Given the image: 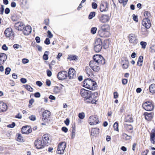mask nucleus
Returning a JSON list of instances; mask_svg holds the SVG:
<instances>
[{
  "mask_svg": "<svg viewBox=\"0 0 155 155\" xmlns=\"http://www.w3.org/2000/svg\"><path fill=\"white\" fill-rule=\"evenodd\" d=\"M109 4L106 1H102L100 5V10L101 12H107L108 10Z\"/></svg>",
  "mask_w": 155,
  "mask_h": 155,
  "instance_id": "7",
  "label": "nucleus"
},
{
  "mask_svg": "<svg viewBox=\"0 0 155 155\" xmlns=\"http://www.w3.org/2000/svg\"><path fill=\"white\" fill-rule=\"evenodd\" d=\"M35 145L36 148L38 149H41L43 148L45 146V144L43 142L41 138H39L35 141Z\"/></svg>",
  "mask_w": 155,
  "mask_h": 155,
  "instance_id": "6",
  "label": "nucleus"
},
{
  "mask_svg": "<svg viewBox=\"0 0 155 155\" xmlns=\"http://www.w3.org/2000/svg\"><path fill=\"white\" fill-rule=\"evenodd\" d=\"M103 48L105 49L108 47V45H107V41H104L103 45Z\"/></svg>",
  "mask_w": 155,
  "mask_h": 155,
  "instance_id": "47",
  "label": "nucleus"
},
{
  "mask_svg": "<svg viewBox=\"0 0 155 155\" xmlns=\"http://www.w3.org/2000/svg\"><path fill=\"white\" fill-rule=\"evenodd\" d=\"M20 81L22 83L25 84L27 82V80L25 78H21L20 79Z\"/></svg>",
  "mask_w": 155,
  "mask_h": 155,
  "instance_id": "60",
  "label": "nucleus"
},
{
  "mask_svg": "<svg viewBox=\"0 0 155 155\" xmlns=\"http://www.w3.org/2000/svg\"><path fill=\"white\" fill-rule=\"evenodd\" d=\"M80 94L81 96L84 98V101L87 103L96 104V100H94L92 97V92L90 91L87 90L83 88L80 91Z\"/></svg>",
  "mask_w": 155,
  "mask_h": 155,
  "instance_id": "1",
  "label": "nucleus"
},
{
  "mask_svg": "<svg viewBox=\"0 0 155 155\" xmlns=\"http://www.w3.org/2000/svg\"><path fill=\"white\" fill-rule=\"evenodd\" d=\"M35 40L36 41V42L38 43H40L41 41L40 38L39 36H37L35 38Z\"/></svg>",
  "mask_w": 155,
  "mask_h": 155,
  "instance_id": "64",
  "label": "nucleus"
},
{
  "mask_svg": "<svg viewBox=\"0 0 155 155\" xmlns=\"http://www.w3.org/2000/svg\"><path fill=\"white\" fill-rule=\"evenodd\" d=\"M23 30V33L25 35H28L31 32V28L30 25H28L25 27H23V29H21V30Z\"/></svg>",
  "mask_w": 155,
  "mask_h": 155,
  "instance_id": "16",
  "label": "nucleus"
},
{
  "mask_svg": "<svg viewBox=\"0 0 155 155\" xmlns=\"http://www.w3.org/2000/svg\"><path fill=\"white\" fill-rule=\"evenodd\" d=\"M109 20V16L107 15H102L99 19V20L103 23L107 22Z\"/></svg>",
  "mask_w": 155,
  "mask_h": 155,
  "instance_id": "23",
  "label": "nucleus"
},
{
  "mask_svg": "<svg viewBox=\"0 0 155 155\" xmlns=\"http://www.w3.org/2000/svg\"><path fill=\"white\" fill-rule=\"evenodd\" d=\"M142 106L144 109L148 111H151L153 108V104L149 101H147L143 103Z\"/></svg>",
  "mask_w": 155,
  "mask_h": 155,
  "instance_id": "5",
  "label": "nucleus"
},
{
  "mask_svg": "<svg viewBox=\"0 0 155 155\" xmlns=\"http://www.w3.org/2000/svg\"><path fill=\"white\" fill-rule=\"evenodd\" d=\"M77 56L75 55H69L68 56V59L70 61L77 60Z\"/></svg>",
  "mask_w": 155,
  "mask_h": 155,
  "instance_id": "30",
  "label": "nucleus"
},
{
  "mask_svg": "<svg viewBox=\"0 0 155 155\" xmlns=\"http://www.w3.org/2000/svg\"><path fill=\"white\" fill-rule=\"evenodd\" d=\"M128 80L127 79L124 78L122 80V83L124 85L126 84L127 83Z\"/></svg>",
  "mask_w": 155,
  "mask_h": 155,
  "instance_id": "58",
  "label": "nucleus"
},
{
  "mask_svg": "<svg viewBox=\"0 0 155 155\" xmlns=\"http://www.w3.org/2000/svg\"><path fill=\"white\" fill-rule=\"evenodd\" d=\"M68 76V73L66 71H61L59 72L57 74L58 79L60 80H63L66 78Z\"/></svg>",
  "mask_w": 155,
  "mask_h": 155,
  "instance_id": "9",
  "label": "nucleus"
},
{
  "mask_svg": "<svg viewBox=\"0 0 155 155\" xmlns=\"http://www.w3.org/2000/svg\"><path fill=\"white\" fill-rule=\"evenodd\" d=\"M49 52L48 51H46L44 53L43 56V58L45 60H47L48 59V53Z\"/></svg>",
  "mask_w": 155,
  "mask_h": 155,
  "instance_id": "33",
  "label": "nucleus"
},
{
  "mask_svg": "<svg viewBox=\"0 0 155 155\" xmlns=\"http://www.w3.org/2000/svg\"><path fill=\"white\" fill-rule=\"evenodd\" d=\"M4 10V6L3 5H1L0 8V14L3 15Z\"/></svg>",
  "mask_w": 155,
  "mask_h": 155,
  "instance_id": "49",
  "label": "nucleus"
},
{
  "mask_svg": "<svg viewBox=\"0 0 155 155\" xmlns=\"http://www.w3.org/2000/svg\"><path fill=\"white\" fill-rule=\"evenodd\" d=\"M150 52L152 53L155 52V45H153L150 48Z\"/></svg>",
  "mask_w": 155,
  "mask_h": 155,
  "instance_id": "42",
  "label": "nucleus"
},
{
  "mask_svg": "<svg viewBox=\"0 0 155 155\" xmlns=\"http://www.w3.org/2000/svg\"><path fill=\"white\" fill-rule=\"evenodd\" d=\"M47 33L48 34L47 36L49 38H52L53 36V34L51 33V31H49L48 30L47 32Z\"/></svg>",
  "mask_w": 155,
  "mask_h": 155,
  "instance_id": "46",
  "label": "nucleus"
},
{
  "mask_svg": "<svg viewBox=\"0 0 155 155\" xmlns=\"http://www.w3.org/2000/svg\"><path fill=\"white\" fill-rule=\"evenodd\" d=\"M84 87L91 90H95L97 88L96 82L91 78H87L84 80L83 82Z\"/></svg>",
  "mask_w": 155,
  "mask_h": 155,
  "instance_id": "2",
  "label": "nucleus"
},
{
  "mask_svg": "<svg viewBox=\"0 0 155 155\" xmlns=\"http://www.w3.org/2000/svg\"><path fill=\"white\" fill-rule=\"evenodd\" d=\"M51 115V113L50 111L48 110H46L44 111L42 116V119L43 121L49 118Z\"/></svg>",
  "mask_w": 155,
  "mask_h": 155,
  "instance_id": "17",
  "label": "nucleus"
},
{
  "mask_svg": "<svg viewBox=\"0 0 155 155\" xmlns=\"http://www.w3.org/2000/svg\"><path fill=\"white\" fill-rule=\"evenodd\" d=\"M133 120L132 116L130 115H127L125 118L126 122H133Z\"/></svg>",
  "mask_w": 155,
  "mask_h": 155,
  "instance_id": "31",
  "label": "nucleus"
},
{
  "mask_svg": "<svg viewBox=\"0 0 155 155\" xmlns=\"http://www.w3.org/2000/svg\"><path fill=\"white\" fill-rule=\"evenodd\" d=\"M16 136V140L17 141L20 142H22L23 140V137H22V136L20 134H17Z\"/></svg>",
  "mask_w": 155,
  "mask_h": 155,
  "instance_id": "32",
  "label": "nucleus"
},
{
  "mask_svg": "<svg viewBox=\"0 0 155 155\" xmlns=\"http://www.w3.org/2000/svg\"><path fill=\"white\" fill-rule=\"evenodd\" d=\"M99 129L96 127L92 128L91 131V135L93 136H96L99 134Z\"/></svg>",
  "mask_w": 155,
  "mask_h": 155,
  "instance_id": "25",
  "label": "nucleus"
},
{
  "mask_svg": "<svg viewBox=\"0 0 155 155\" xmlns=\"http://www.w3.org/2000/svg\"><path fill=\"white\" fill-rule=\"evenodd\" d=\"M101 55V54L94 55L93 57V60L96 61H97V60L98 59H99V58H100Z\"/></svg>",
  "mask_w": 155,
  "mask_h": 155,
  "instance_id": "38",
  "label": "nucleus"
},
{
  "mask_svg": "<svg viewBox=\"0 0 155 155\" xmlns=\"http://www.w3.org/2000/svg\"><path fill=\"white\" fill-rule=\"evenodd\" d=\"M97 60V62L100 65L101 64L103 65L105 63V59L101 55L99 59H98Z\"/></svg>",
  "mask_w": 155,
  "mask_h": 155,
  "instance_id": "28",
  "label": "nucleus"
},
{
  "mask_svg": "<svg viewBox=\"0 0 155 155\" xmlns=\"http://www.w3.org/2000/svg\"><path fill=\"white\" fill-rule=\"evenodd\" d=\"M22 62L23 64H25L29 62V60L28 59L24 58L22 59Z\"/></svg>",
  "mask_w": 155,
  "mask_h": 155,
  "instance_id": "63",
  "label": "nucleus"
},
{
  "mask_svg": "<svg viewBox=\"0 0 155 155\" xmlns=\"http://www.w3.org/2000/svg\"><path fill=\"white\" fill-rule=\"evenodd\" d=\"M149 90L151 93H155V84H151L149 86Z\"/></svg>",
  "mask_w": 155,
  "mask_h": 155,
  "instance_id": "29",
  "label": "nucleus"
},
{
  "mask_svg": "<svg viewBox=\"0 0 155 155\" xmlns=\"http://www.w3.org/2000/svg\"><path fill=\"white\" fill-rule=\"evenodd\" d=\"M122 136H123L126 140H129L131 139L132 138V137L130 136H129L127 134L125 133H123Z\"/></svg>",
  "mask_w": 155,
  "mask_h": 155,
  "instance_id": "35",
  "label": "nucleus"
},
{
  "mask_svg": "<svg viewBox=\"0 0 155 155\" xmlns=\"http://www.w3.org/2000/svg\"><path fill=\"white\" fill-rule=\"evenodd\" d=\"M7 58V55L5 53H0V65L4 63Z\"/></svg>",
  "mask_w": 155,
  "mask_h": 155,
  "instance_id": "24",
  "label": "nucleus"
},
{
  "mask_svg": "<svg viewBox=\"0 0 155 155\" xmlns=\"http://www.w3.org/2000/svg\"><path fill=\"white\" fill-rule=\"evenodd\" d=\"M46 73H47V75L48 77H50L51 76L52 72L50 70L48 69L46 71Z\"/></svg>",
  "mask_w": 155,
  "mask_h": 155,
  "instance_id": "55",
  "label": "nucleus"
},
{
  "mask_svg": "<svg viewBox=\"0 0 155 155\" xmlns=\"http://www.w3.org/2000/svg\"><path fill=\"white\" fill-rule=\"evenodd\" d=\"M78 117L81 119H83L85 117V114L84 113L81 112L78 115Z\"/></svg>",
  "mask_w": 155,
  "mask_h": 155,
  "instance_id": "40",
  "label": "nucleus"
},
{
  "mask_svg": "<svg viewBox=\"0 0 155 155\" xmlns=\"http://www.w3.org/2000/svg\"><path fill=\"white\" fill-rule=\"evenodd\" d=\"M15 126V122H12L11 124H9L7 126V127L9 128H13Z\"/></svg>",
  "mask_w": 155,
  "mask_h": 155,
  "instance_id": "48",
  "label": "nucleus"
},
{
  "mask_svg": "<svg viewBox=\"0 0 155 155\" xmlns=\"http://www.w3.org/2000/svg\"><path fill=\"white\" fill-rule=\"evenodd\" d=\"M32 131L31 128L30 126H24L21 129V132L23 134H28Z\"/></svg>",
  "mask_w": 155,
  "mask_h": 155,
  "instance_id": "11",
  "label": "nucleus"
},
{
  "mask_svg": "<svg viewBox=\"0 0 155 155\" xmlns=\"http://www.w3.org/2000/svg\"><path fill=\"white\" fill-rule=\"evenodd\" d=\"M142 24L146 29L149 28L151 26L150 20L148 18L143 19L142 21Z\"/></svg>",
  "mask_w": 155,
  "mask_h": 155,
  "instance_id": "12",
  "label": "nucleus"
},
{
  "mask_svg": "<svg viewBox=\"0 0 155 155\" xmlns=\"http://www.w3.org/2000/svg\"><path fill=\"white\" fill-rule=\"evenodd\" d=\"M89 64L90 67L94 71L98 72L100 70V65L97 61L93 60H91Z\"/></svg>",
  "mask_w": 155,
  "mask_h": 155,
  "instance_id": "4",
  "label": "nucleus"
},
{
  "mask_svg": "<svg viewBox=\"0 0 155 155\" xmlns=\"http://www.w3.org/2000/svg\"><path fill=\"white\" fill-rule=\"evenodd\" d=\"M97 5L96 3L94 2L92 3V7L93 9H95L97 8Z\"/></svg>",
  "mask_w": 155,
  "mask_h": 155,
  "instance_id": "53",
  "label": "nucleus"
},
{
  "mask_svg": "<svg viewBox=\"0 0 155 155\" xmlns=\"http://www.w3.org/2000/svg\"><path fill=\"white\" fill-rule=\"evenodd\" d=\"M132 16L133 17V19L134 21L137 22L138 21L137 15H136L135 14H133L132 15Z\"/></svg>",
  "mask_w": 155,
  "mask_h": 155,
  "instance_id": "54",
  "label": "nucleus"
},
{
  "mask_svg": "<svg viewBox=\"0 0 155 155\" xmlns=\"http://www.w3.org/2000/svg\"><path fill=\"white\" fill-rule=\"evenodd\" d=\"M118 123L116 122H115L113 125L114 130H115L118 131Z\"/></svg>",
  "mask_w": 155,
  "mask_h": 155,
  "instance_id": "39",
  "label": "nucleus"
},
{
  "mask_svg": "<svg viewBox=\"0 0 155 155\" xmlns=\"http://www.w3.org/2000/svg\"><path fill=\"white\" fill-rule=\"evenodd\" d=\"M61 130L65 133H66L68 131V129L65 127H63L61 128Z\"/></svg>",
  "mask_w": 155,
  "mask_h": 155,
  "instance_id": "61",
  "label": "nucleus"
},
{
  "mask_svg": "<svg viewBox=\"0 0 155 155\" xmlns=\"http://www.w3.org/2000/svg\"><path fill=\"white\" fill-rule=\"evenodd\" d=\"M8 109L7 104L2 101L0 102V112L6 111Z\"/></svg>",
  "mask_w": 155,
  "mask_h": 155,
  "instance_id": "21",
  "label": "nucleus"
},
{
  "mask_svg": "<svg viewBox=\"0 0 155 155\" xmlns=\"http://www.w3.org/2000/svg\"><path fill=\"white\" fill-rule=\"evenodd\" d=\"M11 71V69L9 67H7L5 70V73L6 75H8L9 74Z\"/></svg>",
  "mask_w": 155,
  "mask_h": 155,
  "instance_id": "43",
  "label": "nucleus"
},
{
  "mask_svg": "<svg viewBox=\"0 0 155 155\" xmlns=\"http://www.w3.org/2000/svg\"><path fill=\"white\" fill-rule=\"evenodd\" d=\"M75 73L76 71L73 68H70L68 71V77L69 79H71L75 78L76 77Z\"/></svg>",
  "mask_w": 155,
  "mask_h": 155,
  "instance_id": "14",
  "label": "nucleus"
},
{
  "mask_svg": "<svg viewBox=\"0 0 155 155\" xmlns=\"http://www.w3.org/2000/svg\"><path fill=\"white\" fill-rule=\"evenodd\" d=\"M144 115L145 116V119L146 120L150 121L153 118V114L152 113L145 112L144 114Z\"/></svg>",
  "mask_w": 155,
  "mask_h": 155,
  "instance_id": "22",
  "label": "nucleus"
},
{
  "mask_svg": "<svg viewBox=\"0 0 155 155\" xmlns=\"http://www.w3.org/2000/svg\"><path fill=\"white\" fill-rule=\"evenodd\" d=\"M4 34L7 38H9L14 35V33L12 31V29L10 28H7L5 30Z\"/></svg>",
  "mask_w": 155,
  "mask_h": 155,
  "instance_id": "18",
  "label": "nucleus"
},
{
  "mask_svg": "<svg viewBox=\"0 0 155 155\" xmlns=\"http://www.w3.org/2000/svg\"><path fill=\"white\" fill-rule=\"evenodd\" d=\"M102 43L101 39L100 38H97L95 41L94 46V50L96 53L100 51L102 47Z\"/></svg>",
  "mask_w": 155,
  "mask_h": 155,
  "instance_id": "3",
  "label": "nucleus"
},
{
  "mask_svg": "<svg viewBox=\"0 0 155 155\" xmlns=\"http://www.w3.org/2000/svg\"><path fill=\"white\" fill-rule=\"evenodd\" d=\"M129 41L130 43L136 44L137 40L135 35L133 34H130L129 36Z\"/></svg>",
  "mask_w": 155,
  "mask_h": 155,
  "instance_id": "15",
  "label": "nucleus"
},
{
  "mask_svg": "<svg viewBox=\"0 0 155 155\" xmlns=\"http://www.w3.org/2000/svg\"><path fill=\"white\" fill-rule=\"evenodd\" d=\"M59 87L58 86H55L54 88V92L56 94H58L59 92L58 90Z\"/></svg>",
  "mask_w": 155,
  "mask_h": 155,
  "instance_id": "59",
  "label": "nucleus"
},
{
  "mask_svg": "<svg viewBox=\"0 0 155 155\" xmlns=\"http://www.w3.org/2000/svg\"><path fill=\"white\" fill-rule=\"evenodd\" d=\"M98 34L100 36L104 38L109 37L110 35L109 32H106L101 30L98 31Z\"/></svg>",
  "mask_w": 155,
  "mask_h": 155,
  "instance_id": "19",
  "label": "nucleus"
},
{
  "mask_svg": "<svg viewBox=\"0 0 155 155\" xmlns=\"http://www.w3.org/2000/svg\"><path fill=\"white\" fill-rule=\"evenodd\" d=\"M110 29V28L109 25L105 24L101 26V29L100 30H102V31L106 32H109L108 31Z\"/></svg>",
  "mask_w": 155,
  "mask_h": 155,
  "instance_id": "26",
  "label": "nucleus"
},
{
  "mask_svg": "<svg viewBox=\"0 0 155 155\" xmlns=\"http://www.w3.org/2000/svg\"><path fill=\"white\" fill-rule=\"evenodd\" d=\"M85 71L87 74L88 77H91L94 74L93 71L89 67L87 66L86 67Z\"/></svg>",
  "mask_w": 155,
  "mask_h": 155,
  "instance_id": "27",
  "label": "nucleus"
},
{
  "mask_svg": "<svg viewBox=\"0 0 155 155\" xmlns=\"http://www.w3.org/2000/svg\"><path fill=\"white\" fill-rule=\"evenodd\" d=\"M23 86L29 91L32 92L33 91V88L30 85L28 84H25Z\"/></svg>",
  "mask_w": 155,
  "mask_h": 155,
  "instance_id": "34",
  "label": "nucleus"
},
{
  "mask_svg": "<svg viewBox=\"0 0 155 155\" xmlns=\"http://www.w3.org/2000/svg\"><path fill=\"white\" fill-rule=\"evenodd\" d=\"M96 12H92L90 13L88 15V18L89 19H92L93 17L95 16Z\"/></svg>",
  "mask_w": 155,
  "mask_h": 155,
  "instance_id": "36",
  "label": "nucleus"
},
{
  "mask_svg": "<svg viewBox=\"0 0 155 155\" xmlns=\"http://www.w3.org/2000/svg\"><path fill=\"white\" fill-rule=\"evenodd\" d=\"M128 0H122L121 1L120 3H122L124 7H125L127 4Z\"/></svg>",
  "mask_w": 155,
  "mask_h": 155,
  "instance_id": "50",
  "label": "nucleus"
},
{
  "mask_svg": "<svg viewBox=\"0 0 155 155\" xmlns=\"http://www.w3.org/2000/svg\"><path fill=\"white\" fill-rule=\"evenodd\" d=\"M140 45L142 46V48L143 49H145L147 45V43L146 42L141 41L140 42Z\"/></svg>",
  "mask_w": 155,
  "mask_h": 155,
  "instance_id": "41",
  "label": "nucleus"
},
{
  "mask_svg": "<svg viewBox=\"0 0 155 155\" xmlns=\"http://www.w3.org/2000/svg\"><path fill=\"white\" fill-rule=\"evenodd\" d=\"M120 63L122 65H123V64H129V62L128 60L127 59H126L125 58H122L121 59Z\"/></svg>",
  "mask_w": 155,
  "mask_h": 155,
  "instance_id": "37",
  "label": "nucleus"
},
{
  "mask_svg": "<svg viewBox=\"0 0 155 155\" xmlns=\"http://www.w3.org/2000/svg\"><path fill=\"white\" fill-rule=\"evenodd\" d=\"M97 30V28L96 27H92L91 29V32L93 34H94L96 33Z\"/></svg>",
  "mask_w": 155,
  "mask_h": 155,
  "instance_id": "44",
  "label": "nucleus"
},
{
  "mask_svg": "<svg viewBox=\"0 0 155 155\" xmlns=\"http://www.w3.org/2000/svg\"><path fill=\"white\" fill-rule=\"evenodd\" d=\"M144 15L146 18H148L151 15L147 11H146L144 12Z\"/></svg>",
  "mask_w": 155,
  "mask_h": 155,
  "instance_id": "45",
  "label": "nucleus"
},
{
  "mask_svg": "<svg viewBox=\"0 0 155 155\" xmlns=\"http://www.w3.org/2000/svg\"><path fill=\"white\" fill-rule=\"evenodd\" d=\"M44 43L46 45H49L50 44V40L49 38H46L44 41Z\"/></svg>",
  "mask_w": 155,
  "mask_h": 155,
  "instance_id": "51",
  "label": "nucleus"
},
{
  "mask_svg": "<svg viewBox=\"0 0 155 155\" xmlns=\"http://www.w3.org/2000/svg\"><path fill=\"white\" fill-rule=\"evenodd\" d=\"M34 95L35 97L36 98H39L41 96L39 92H36L34 94Z\"/></svg>",
  "mask_w": 155,
  "mask_h": 155,
  "instance_id": "56",
  "label": "nucleus"
},
{
  "mask_svg": "<svg viewBox=\"0 0 155 155\" xmlns=\"http://www.w3.org/2000/svg\"><path fill=\"white\" fill-rule=\"evenodd\" d=\"M2 49L4 51H7L8 50V47L5 44H4L2 46Z\"/></svg>",
  "mask_w": 155,
  "mask_h": 155,
  "instance_id": "62",
  "label": "nucleus"
},
{
  "mask_svg": "<svg viewBox=\"0 0 155 155\" xmlns=\"http://www.w3.org/2000/svg\"><path fill=\"white\" fill-rule=\"evenodd\" d=\"M29 119L32 121H35L36 119V117L34 115H31L29 117Z\"/></svg>",
  "mask_w": 155,
  "mask_h": 155,
  "instance_id": "52",
  "label": "nucleus"
},
{
  "mask_svg": "<svg viewBox=\"0 0 155 155\" xmlns=\"http://www.w3.org/2000/svg\"><path fill=\"white\" fill-rule=\"evenodd\" d=\"M66 143L65 142H62L60 143L58 147V150L60 152L58 153V154H63L66 147Z\"/></svg>",
  "mask_w": 155,
  "mask_h": 155,
  "instance_id": "10",
  "label": "nucleus"
},
{
  "mask_svg": "<svg viewBox=\"0 0 155 155\" xmlns=\"http://www.w3.org/2000/svg\"><path fill=\"white\" fill-rule=\"evenodd\" d=\"M89 123L90 125H96L98 123L99 120L97 116H91L89 118Z\"/></svg>",
  "mask_w": 155,
  "mask_h": 155,
  "instance_id": "8",
  "label": "nucleus"
},
{
  "mask_svg": "<svg viewBox=\"0 0 155 155\" xmlns=\"http://www.w3.org/2000/svg\"><path fill=\"white\" fill-rule=\"evenodd\" d=\"M143 56L140 55L139 56L138 58V61H140V63H141L142 64L143 61Z\"/></svg>",
  "mask_w": 155,
  "mask_h": 155,
  "instance_id": "57",
  "label": "nucleus"
},
{
  "mask_svg": "<svg viewBox=\"0 0 155 155\" xmlns=\"http://www.w3.org/2000/svg\"><path fill=\"white\" fill-rule=\"evenodd\" d=\"M150 139L151 143L155 144V128L153 129L150 134Z\"/></svg>",
  "mask_w": 155,
  "mask_h": 155,
  "instance_id": "20",
  "label": "nucleus"
},
{
  "mask_svg": "<svg viewBox=\"0 0 155 155\" xmlns=\"http://www.w3.org/2000/svg\"><path fill=\"white\" fill-rule=\"evenodd\" d=\"M50 135L47 134H45L44 135L41 139L45 145L48 146V144H49L51 142V140L49 138Z\"/></svg>",
  "mask_w": 155,
  "mask_h": 155,
  "instance_id": "13",
  "label": "nucleus"
}]
</instances>
